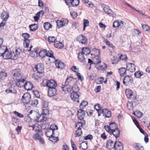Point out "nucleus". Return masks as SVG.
I'll use <instances>...</instances> for the list:
<instances>
[{"mask_svg":"<svg viewBox=\"0 0 150 150\" xmlns=\"http://www.w3.org/2000/svg\"><path fill=\"white\" fill-rule=\"evenodd\" d=\"M46 117L44 115H38L36 116L35 120L38 122H42L46 121Z\"/></svg>","mask_w":150,"mask_h":150,"instance_id":"obj_17","label":"nucleus"},{"mask_svg":"<svg viewBox=\"0 0 150 150\" xmlns=\"http://www.w3.org/2000/svg\"><path fill=\"white\" fill-rule=\"evenodd\" d=\"M100 53V52L99 50L95 48L93 50L91 54L92 55L93 54L94 56V57H95L96 56H99V55Z\"/></svg>","mask_w":150,"mask_h":150,"instance_id":"obj_39","label":"nucleus"},{"mask_svg":"<svg viewBox=\"0 0 150 150\" xmlns=\"http://www.w3.org/2000/svg\"><path fill=\"white\" fill-rule=\"evenodd\" d=\"M5 92L7 93H11L15 94L16 93V91H13L12 89H6L5 90Z\"/></svg>","mask_w":150,"mask_h":150,"instance_id":"obj_61","label":"nucleus"},{"mask_svg":"<svg viewBox=\"0 0 150 150\" xmlns=\"http://www.w3.org/2000/svg\"><path fill=\"white\" fill-rule=\"evenodd\" d=\"M118 71L121 76H124L126 74V69L124 67L121 68L119 69Z\"/></svg>","mask_w":150,"mask_h":150,"instance_id":"obj_33","label":"nucleus"},{"mask_svg":"<svg viewBox=\"0 0 150 150\" xmlns=\"http://www.w3.org/2000/svg\"><path fill=\"white\" fill-rule=\"evenodd\" d=\"M79 90V87L77 86H74V88L73 90H71L73 91L70 95V97L71 99L74 101H76L79 103V96L77 93V92Z\"/></svg>","mask_w":150,"mask_h":150,"instance_id":"obj_4","label":"nucleus"},{"mask_svg":"<svg viewBox=\"0 0 150 150\" xmlns=\"http://www.w3.org/2000/svg\"><path fill=\"white\" fill-rule=\"evenodd\" d=\"M11 54V52L9 51L8 50H7L3 53V54H2L1 56H2L4 59H10Z\"/></svg>","mask_w":150,"mask_h":150,"instance_id":"obj_25","label":"nucleus"},{"mask_svg":"<svg viewBox=\"0 0 150 150\" xmlns=\"http://www.w3.org/2000/svg\"><path fill=\"white\" fill-rule=\"evenodd\" d=\"M7 50H8V48L7 47L4 45H0V56L3 54V53Z\"/></svg>","mask_w":150,"mask_h":150,"instance_id":"obj_32","label":"nucleus"},{"mask_svg":"<svg viewBox=\"0 0 150 150\" xmlns=\"http://www.w3.org/2000/svg\"><path fill=\"white\" fill-rule=\"evenodd\" d=\"M125 93L127 97L129 99H132L134 100L136 98V96H135L132 94V91L129 89H126L125 90Z\"/></svg>","mask_w":150,"mask_h":150,"instance_id":"obj_11","label":"nucleus"},{"mask_svg":"<svg viewBox=\"0 0 150 150\" xmlns=\"http://www.w3.org/2000/svg\"><path fill=\"white\" fill-rule=\"evenodd\" d=\"M134 148L137 150H143L144 148L143 146H141L140 144L135 143L134 144Z\"/></svg>","mask_w":150,"mask_h":150,"instance_id":"obj_40","label":"nucleus"},{"mask_svg":"<svg viewBox=\"0 0 150 150\" xmlns=\"http://www.w3.org/2000/svg\"><path fill=\"white\" fill-rule=\"evenodd\" d=\"M83 123L81 122H78L76 125V128L77 130L76 131L75 137L80 136L82 134L81 128L83 127Z\"/></svg>","mask_w":150,"mask_h":150,"instance_id":"obj_5","label":"nucleus"},{"mask_svg":"<svg viewBox=\"0 0 150 150\" xmlns=\"http://www.w3.org/2000/svg\"><path fill=\"white\" fill-rule=\"evenodd\" d=\"M58 129L57 126L54 124L51 125L50 127V129L54 132L55 130H57Z\"/></svg>","mask_w":150,"mask_h":150,"instance_id":"obj_59","label":"nucleus"},{"mask_svg":"<svg viewBox=\"0 0 150 150\" xmlns=\"http://www.w3.org/2000/svg\"><path fill=\"white\" fill-rule=\"evenodd\" d=\"M135 66L132 63H129L127 65V70L131 72H133L135 70Z\"/></svg>","mask_w":150,"mask_h":150,"instance_id":"obj_20","label":"nucleus"},{"mask_svg":"<svg viewBox=\"0 0 150 150\" xmlns=\"http://www.w3.org/2000/svg\"><path fill=\"white\" fill-rule=\"evenodd\" d=\"M47 50H41L39 52V55L40 57L43 58L46 56Z\"/></svg>","mask_w":150,"mask_h":150,"instance_id":"obj_38","label":"nucleus"},{"mask_svg":"<svg viewBox=\"0 0 150 150\" xmlns=\"http://www.w3.org/2000/svg\"><path fill=\"white\" fill-rule=\"evenodd\" d=\"M9 16L8 13L5 11L2 12L1 16V17L3 18V20L6 21L8 18Z\"/></svg>","mask_w":150,"mask_h":150,"instance_id":"obj_37","label":"nucleus"},{"mask_svg":"<svg viewBox=\"0 0 150 150\" xmlns=\"http://www.w3.org/2000/svg\"><path fill=\"white\" fill-rule=\"evenodd\" d=\"M101 62V59L99 56L94 57L93 59V63L95 64H100Z\"/></svg>","mask_w":150,"mask_h":150,"instance_id":"obj_30","label":"nucleus"},{"mask_svg":"<svg viewBox=\"0 0 150 150\" xmlns=\"http://www.w3.org/2000/svg\"><path fill=\"white\" fill-rule=\"evenodd\" d=\"M104 128L106 131L108 133L111 132L112 131L118 128L117 124L114 122L111 123L109 125H105L104 126Z\"/></svg>","mask_w":150,"mask_h":150,"instance_id":"obj_6","label":"nucleus"},{"mask_svg":"<svg viewBox=\"0 0 150 150\" xmlns=\"http://www.w3.org/2000/svg\"><path fill=\"white\" fill-rule=\"evenodd\" d=\"M65 3L67 5L71 4L73 6H77L79 4V0H66Z\"/></svg>","mask_w":150,"mask_h":150,"instance_id":"obj_10","label":"nucleus"},{"mask_svg":"<svg viewBox=\"0 0 150 150\" xmlns=\"http://www.w3.org/2000/svg\"><path fill=\"white\" fill-rule=\"evenodd\" d=\"M45 134L46 136L49 138L53 135H54V131L50 129L47 130Z\"/></svg>","mask_w":150,"mask_h":150,"instance_id":"obj_42","label":"nucleus"},{"mask_svg":"<svg viewBox=\"0 0 150 150\" xmlns=\"http://www.w3.org/2000/svg\"><path fill=\"white\" fill-rule=\"evenodd\" d=\"M57 27L60 28L67 25L68 21L67 19H62L61 20H57L56 22Z\"/></svg>","mask_w":150,"mask_h":150,"instance_id":"obj_8","label":"nucleus"},{"mask_svg":"<svg viewBox=\"0 0 150 150\" xmlns=\"http://www.w3.org/2000/svg\"><path fill=\"white\" fill-rule=\"evenodd\" d=\"M107 67L106 64H103L101 65L98 67L97 68L98 70L103 71L105 70L106 69Z\"/></svg>","mask_w":150,"mask_h":150,"instance_id":"obj_43","label":"nucleus"},{"mask_svg":"<svg viewBox=\"0 0 150 150\" xmlns=\"http://www.w3.org/2000/svg\"><path fill=\"white\" fill-rule=\"evenodd\" d=\"M25 80L24 79V81H23L24 84L21 86V87H24L26 90H31L33 87L32 83L30 81L25 82Z\"/></svg>","mask_w":150,"mask_h":150,"instance_id":"obj_12","label":"nucleus"},{"mask_svg":"<svg viewBox=\"0 0 150 150\" xmlns=\"http://www.w3.org/2000/svg\"><path fill=\"white\" fill-rule=\"evenodd\" d=\"M109 133L110 134H112L116 138L118 137L120 134V132L118 128L112 131L111 132H110Z\"/></svg>","mask_w":150,"mask_h":150,"instance_id":"obj_36","label":"nucleus"},{"mask_svg":"<svg viewBox=\"0 0 150 150\" xmlns=\"http://www.w3.org/2000/svg\"><path fill=\"white\" fill-rule=\"evenodd\" d=\"M87 142L86 141L82 142L80 144L79 148H81L82 149L85 150L87 148Z\"/></svg>","mask_w":150,"mask_h":150,"instance_id":"obj_34","label":"nucleus"},{"mask_svg":"<svg viewBox=\"0 0 150 150\" xmlns=\"http://www.w3.org/2000/svg\"><path fill=\"white\" fill-rule=\"evenodd\" d=\"M104 79L103 77H100L98 78L96 80V82L97 83L100 84L102 83L103 82Z\"/></svg>","mask_w":150,"mask_h":150,"instance_id":"obj_60","label":"nucleus"},{"mask_svg":"<svg viewBox=\"0 0 150 150\" xmlns=\"http://www.w3.org/2000/svg\"><path fill=\"white\" fill-rule=\"evenodd\" d=\"M83 3L86 5V6L88 7L91 8H93L95 5L93 3L90 1L89 0H82Z\"/></svg>","mask_w":150,"mask_h":150,"instance_id":"obj_26","label":"nucleus"},{"mask_svg":"<svg viewBox=\"0 0 150 150\" xmlns=\"http://www.w3.org/2000/svg\"><path fill=\"white\" fill-rule=\"evenodd\" d=\"M72 18H74L77 16V13L76 12L71 11L70 12Z\"/></svg>","mask_w":150,"mask_h":150,"instance_id":"obj_62","label":"nucleus"},{"mask_svg":"<svg viewBox=\"0 0 150 150\" xmlns=\"http://www.w3.org/2000/svg\"><path fill=\"white\" fill-rule=\"evenodd\" d=\"M127 107L129 110H132L133 109V105L132 102H129L127 103Z\"/></svg>","mask_w":150,"mask_h":150,"instance_id":"obj_52","label":"nucleus"},{"mask_svg":"<svg viewBox=\"0 0 150 150\" xmlns=\"http://www.w3.org/2000/svg\"><path fill=\"white\" fill-rule=\"evenodd\" d=\"M142 29L144 30L149 32L150 27H149L148 25L146 24H142Z\"/></svg>","mask_w":150,"mask_h":150,"instance_id":"obj_51","label":"nucleus"},{"mask_svg":"<svg viewBox=\"0 0 150 150\" xmlns=\"http://www.w3.org/2000/svg\"><path fill=\"white\" fill-rule=\"evenodd\" d=\"M77 40L82 44H85L87 42L88 39L87 37L83 35H81L76 38Z\"/></svg>","mask_w":150,"mask_h":150,"instance_id":"obj_9","label":"nucleus"},{"mask_svg":"<svg viewBox=\"0 0 150 150\" xmlns=\"http://www.w3.org/2000/svg\"><path fill=\"white\" fill-rule=\"evenodd\" d=\"M30 36V35L27 33H23L22 34V36L24 39L23 42L24 46L27 48L29 47L30 42V40L28 39Z\"/></svg>","mask_w":150,"mask_h":150,"instance_id":"obj_7","label":"nucleus"},{"mask_svg":"<svg viewBox=\"0 0 150 150\" xmlns=\"http://www.w3.org/2000/svg\"><path fill=\"white\" fill-rule=\"evenodd\" d=\"M57 86V83L53 79L49 80L47 87L48 88H55Z\"/></svg>","mask_w":150,"mask_h":150,"instance_id":"obj_18","label":"nucleus"},{"mask_svg":"<svg viewBox=\"0 0 150 150\" xmlns=\"http://www.w3.org/2000/svg\"><path fill=\"white\" fill-rule=\"evenodd\" d=\"M54 135H53V136L50 137L49 139L50 141L52 142H56L58 140L57 137H54Z\"/></svg>","mask_w":150,"mask_h":150,"instance_id":"obj_63","label":"nucleus"},{"mask_svg":"<svg viewBox=\"0 0 150 150\" xmlns=\"http://www.w3.org/2000/svg\"><path fill=\"white\" fill-rule=\"evenodd\" d=\"M101 6L105 13L108 15L110 14V13L111 12V9L108 6L105 4H101Z\"/></svg>","mask_w":150,"mask_h":150,"instance_id":"obj_15","label":"nucleus"},{"mask_svg":"<svg viewBox=\"0 0 150 150\" xmlns=\"http://www.w3.org/2000/svg\"><path fill=\"white\" fill-rule=\"evenodd\" d=\"M79 60L81 62L85 63L86 62V59L84 57V54L80 52L78 54V57Z\"/></svg>","mask_w":150,"mask_h":150,"instance_id":"obj_28","label":"nucleus"},{"mask_svg":"<svg viewBox=\"0 0 150 150\" xmlns=\"http://www.w3.org/2000/svg\"><path fill=\"white\" fill-rule=\"evenodd\" d=\"M7 76L6 73L4 71H1L0 73V79L3 80L6 78Z\"/></svg>","mask_w":150,"mask_h":150,"instance_id":"obj_46","label":"nucleus"},{"mask_svg":"<svg viewBox=\"0 0 150 150\" xmlns=\"http://www.w3.org/2000/svg\"><path fill=\"white\" fill-rule=\"evenodd\" d=\"M96 74L95 73H92L90 75H89V79L91 80H94L96 78Z\"/></svg>","mask_w":150,"mask_h":150,"instance_id":"obj_53","label":"nucleus"},{"mask_svg":"<svg viewBox=\"0 0 150 150\" xmlns=\"http://www.w3.org/2000/svg\"><path fill=\"white\" fill-rule=\"evenodd\" d=\"M120 21H115L113 23V27L114 28H119Z\"/></svg>","mask_w":150,"mask_h":150,"instance_id":"obj_54","label":"nucleus"},{"mask_svg":"<svg viewBox=\"0 0 150 150\" xmlns=\"http://www.w3.org/2000/svg\"><path fill=\"white\" fill-rule=\"evenodd\" d=\"M115 142L114 143L112 140H109L108 141L106 144V147L108 149L111 150L115 148Z\"/></svg>","mask_w":150,"mask_h":150,"instance_id":"obj_19","label":"nucleus"},{"mask_svg":"<svg viewBox=\"0 0 150 150\" xmlns=\"http://www.w3.org/2000/svg\"><path fill=\"white\" fill-rule=\"evenodd\" d=\"M33 139L36 140H39L41 137L39 134L38 133L35 134L33 137Z\"/></svg>","mask_w":150,"mask_h":150,"instance_id":"obj_64","label":"nucleus"},{"mask_svg":"<svg viewBox=\"0 0 150 150\" xmlns=\"http://www.w3.org/2000/svg\"><path fill=\"white\" fill-rule=\"evenodd\" d=\"M133 114L139 118H140L143 115V113L139 110H137L134 112Z\"/></svg>","mask_w":150,"mask_h":150,"instance_id":"obj_41","label":"nucleus"},{"mask_svg":"<svg viewBox=\"0 0 150 150\" xmlns=\"http://www.w3.org/2000/svg\"><path fill=\"white\" fill-rule=\"evenodd\" d=\"M83 30H85L86 27L88 26L89 25V21L87 19H84L83 20Z\"/></svg>","mask_w":150,"mask_h":150,"instance_id":"obj_49","label":"nucleus"},{"mask_svg":"<svg viewBox=\"0 0 150 150\" xmlns=\"http://www.w3.org/2000/svg\"><path fill=\"white\" fill-rule=\"evenodd\" d=\"M119 23V28L120 27V28H123L126 25V23L122 21H120Z\"/></svg>","mask_w":150,"mask_h":150,"instance_id":"obj_57","label":"nucleus"},{"mask_svg":"<svg viewBox=\"0 0 150 150\" xmlns=\"http://www.w3.org/2000/svg\"><path fill=\"white\" fill-rule=\"evenodd\" d=\"M115 150H123V147L122 144L120 142H115Z\"/></svg>","mask_w":150,"mask_h":150,"instance_id":"obj_27","label":"nucleus"},{"mask_svg":"<svg viewBox=\"0 0 150 150\" xmlns=\"http://www.w3.org/2000/svg\"><path fill=\"white\" fill-rule=\"evenodd\" d=\"M100 112L101 114H103V116H105L106 117L109 118L111 115V112L108 110L106 109H103Z\"/></svg>","mask_w":150,"mask_h":150,"instance_id":"obj_22","label":"nucleus"},{"mask_svg":"<svg viewBox=\"0 0 150 150\" xmlns=\"http://www.w3.org/2000/svg\"><path fill=\"white\" fill-rule=\"evenodd\" d=\"M120 60L119 57H118L116 56H114L113 58L111 59L112 63L113 64L117 63Z\"/></svg>","mask_w":150,"mask_h":150,"instance_id":"obj_44","label":"nucleus"},{"mask_svg":"<svg viewBox=\"0 0 150 150\" xmlns=\"http://www.w3.org/2000/svg\"><path fill=\"white\" fill-rule=\"evenodd\" d=\"M74 79L72 76H69L66 79L65 84L63 85L62 88L65 93L69 92L74 88L72 86L74 83Z\"/></svg>","mask_w":150,"mask_h":150,"instance_id":"obj_2","label":"nucleus"},{"mask_svg":"<svg viewBox=\"0 0 150 150\" xmlns=\"http://www.w3.org/2000/svg\"><path fill=\"white\" fill-rule=\"evenodd\" d=\"M77 112V116L79 119L80 120H83L85 116L84 111L80 109L78 110Z\"/></svg>","mask_w":150,"mask_h":150,"instance_id":"obj_16","label":"nucleus"},{"mask_svg":"<svg viewBox=\"0 0 150 150\" xmlns=\"http://www.w3.org/2000/svg\"><path fill=\"white\" fill-rule=\"evenodd\" d=\"M32 78L35 80H38L40 79V76L38 75V73H35L32 76Z\"/></svg>","mask_w":150,"mask_h":150,"instance_id":"obj_55","label":"nucleus"},{"mask_svg":"<svg viewBox=\"0 0 150 150\" xmlns=\"http://www.w3.org/2000/svg\"><path fill=\"white\" fill-rule=\"evenodd\" d=\"M43 27L46 30H48L51 28V25L49 22H47L44 24Z\"/></svg>","mask_w":150,"mask_h":150,"instance_id":"obj_48","label":"nucleus"},{"mask_svg":"<svg viewBox=\"0 0 150 150\" xmlns=\"http://www.w3.org/2000/svg\"><path fill=\"white\" fill-rule=\"evenodd\" d=\"M56 38L53 36H49L48 38V41L50 43L55 42L56 41Z\"/></svg>","mask_w":150,"mask_h":150,"instance_id":"obj_50","label":"nucleus"},{"mask_svg":"<svg viewBox=\"0 0 150 150\" xmlns=\"http://www.w3.org/2000/svg\"><path fill=\"white\" fill-rule=\"evenodd\" d=\"M46 56L48 57H52L53 56V53L52 51L51 50L47 51V54H46Z\"/></svg>","mask_w":150,"mask_h":150,"instance_id":"obj_56","label":"nucleus"},{"mask_svg":"<svg viewBox=\"0 0 150 150\" xmlns=\"http://www.w3.org/2000/svg\"><path fill=\"white\" fill-rule=\"evenodd\" d=\"M29 27L30 29V30L33 31L36 30L38 28V26L35 24H34L30 25Z\"/></svg>","mask_w":150,"mask_h":150,"instance_id":"obj_47","label":"nucleus"},{"mask_svg":"<svg viewBox=\"0 0 150 150\" xmlns=\"http://www.w3.org/2000/svg\"><path fill=\"white\" fill-rule=\"evenodd\" d=\"M54 45L55 47L58 49L62 48L64 46V44L62 42L58 41L55 42Z\"/></svg>","mask_w":150,"mask_h":150,"instance_id":"obj_29","label":"nucleus"},{"mask_svg":"<svg viewBox=\"0 0 150 150\" xmlns=\"http://www.w3.org/2000/svg\"><path fill=\"white\" fill-rule=\"evenodd\" d=\"M11 53L10 59L16 60L18 57L19 52H18V49H16L15 52H11Z\"/></svg>","mask_w":150,"mask_h":150,"instance_id":"obj_23","label":"nucleus"},{"mask_svg":"<svg viewBox=\"0 0 150 150\" xmlns=\"http://www.w3.org/2000/svg\"><path fill=\"white\" fill-rule=\"evenodd\" d=\"M88 103L87 101L83 100L80 104V107L81 109H83L88 105Z\"/></svg>","mask_w":150,"mask_h":150,"instance_id":"obj_45","label":"nucleus"},{"mask_svg":"<svg viewBox=\"0 0 150 150\" xmlns=\"http://www.w3.org/2000/svg\"><path fill=\"white\" fill-rule=\"evenodd\" d=\"M38 49L37 48L34 49V51H31L30 55L32 57H36L38 56Z\"/></svg>","mask_w":150,"mask_h":150,"instance_id":"obj_31","label":"nucleus"},{"mask_svg":"<svg viewBox=\"0 0 150 150\" xmlns=\"http://www.w3.org/2000/svg\"><path fill=\"white\" fill-rule=\"evenodd\" d=\"M55 64L57 67L58 68L63 69L65 67V64L60 60H56Z\"/></svg>","mask_w":150,"mask_h":150,"instance_id":"obj_24","label":"nucleus"},{"mask_svg":"<svg viewBox=\"0 0 150 150\" xmlns=\"http://www.w3.org/2000/svg\"><path fill=\"white\" fill-rule=\"evenodd\" d=\"M48 95L50 97L54 96L57 94V90L55 88H48Z\"/></svg>","mask_w":150,"mask_h":150,"instance_id":"obj_21","label":"nucleus"},{"mask_svg":"<svg viewBox=\"0 0 150 150\" xmlns=\"http://www.w3.org/2000/svg\"><path fill=\"white\" fill-rule=\"evenodd\" d=\"M13 75V79L16 80V84L18 87L21 88L24 84L23 81L24 79H22L21 72L19 69L13 70L12 72Z\"/></svg>","mask_w":150,"mask_h":150,"instance_id":"obj_1","label":"nucleus"},{"mask_svg":"<svg viewBox=\"0 0 150 150\" xmlns=\"http://www.w3.org/2000/svg\"><path fill=\"white\" fill-rule=\"evenodd\" d=\"M133 81V79L131 77L126 76L124 79L123 83L126 86H127L128 84H131Z\"/></svg>","mask_w":150,"mask_h":150,"instance_id":"obj_14","label":"nucleus"},{"mask_svg":"<svg viewBox=\"0 0 150 150\" xmlns=\"http://www.w3.org/2000/svg\"><path fill=\"white\" fill-rule=\"evenodd\" d=\"M91 52V50L89 48L84 47L82 48V52L83 54L86 55L89 54Z\"/></svg>","mask_w":150,"mask_h":150,"instance_id":"obj_35","label":"nucleus"},{"mask_svg":"<svg viewBox=\"0 0 150 150\" xmlns=\"http://www.w3.org/2000/svg\"><path fill=\"white\" fill-rule=\"evenodd\" d=\"M31 99L30 95L28 93H26L24 94L22 96V101L27 108H29L31 105L30 104V103Z\"/></svg>","mask_w":150,"mask_h":150,"instance_id":"obj_3","label":"nucleus"},{"mask_svg":"<svg viewBox=\"0 0 150 150\" xmlns=\"http://www.w3.org/2000/svg\"><path fill=\"white\" fill-rule=\"evenodd\" d=\"M35 68L39 74H42L44 72V68L42 64H38L35 66Z\"/></svg>","mask_w":150,"mask_h":150,"instance_id":"obj_13","label":"nucleus"},{"mask_svg":"<svg viewBox=\"0 0 150 150\" xmlns=\"http://www.w3.org/2000/svg\"><path fill=\"white\" fill-rule=\"evenodd\" d=\"M49 80L46 79H45L43 80L42 83V85L44 86L47 87Z\"/></svg>","mask_w":150,"mask_h":150,"instance_id":"obj_58","label":"nucleus"}]
</instances>
